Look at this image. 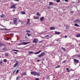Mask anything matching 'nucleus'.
<instances>
[{"label":"nucleus","instance_id":"obj_52","mask_svg":"<svg viewBox=\"0 0 80 80\" xmlns=\"http://www.w3.org/2000/svg\"><path fill=\"white\" fill-rule=\"evenodd\" d=\"M14 53H15V54H16V55L18 53L17 52H15Z\"/></svg>","mask_w":80,"mask_h":80},{"label":"nucleus","instance_id":"obj_35","mask_svg":"<svg viewBox=\"0 0 80 80\" xmlns=\"http://www.w3.org/2000/svg\"><path fill=\"white\" fill-rule=\"evenodd\" d=\"M37 15L38 16H40V13H39V12H38L37 13Z\"/></svg>","mask_w":80,"mask_h":80},{"label":"nucleus","instance_id":"obj_36","mask_svg":"<svg viewBox=\"0 0 80 80\" xmlns=\"http://www.w3.org/2000/svg\"><path fill=\"white\" fill-rule=\"evenodd\" d=\"M38 18H39V17H36L34 19H38Z\"/></svg>","mask_w":80,"mask_h":80},{"label":"nucleus","instance_id":"obj_22","mask_svg":"<svg viewBox=\"0 0 80 80\" xmlns=\"http://www.w3.org/2000/svg\"><path fill=\"white\" fill-rule=\"evenodd\" d=\"M74 26H75V27H80V26H79V25H78V24L76 23L75 24H74Z\"/></svg>","mask_w":80,"mask_h":80},{"label":"nucleus","instance_id":"obj_19","mask_svg":"<svg viewBox=\"0 0 80 80\" xmlns=\"http://www.w3.org/2000/svg\"><path fill=\"white\" fill-rule=\"evenodd\" d=\"M20 78L19 76H18L16 78V80H20Z\"/></svg>","mask_w":80,"mask_h":80},{"label":"nucleus","instance_id":"obj_55","mask_svg":"<svg viewBox=\"0 0 80 80\" xmlns=\"http://www.w3.org/2000/svg\"><path fill=\"white\" fill-rule=\"evenodd\" d=\"M4 30H6V31H8V29H4Z\"/></svg>","mask_w":80,"mask_h":80},{"label":"nucleus","instance_id":"obj_15","mask_svg":"<svg viewBox=\"0 0 80 80\" xmlns=\"http://www.w3.org/2000/svg\"><path fill=\"white\" fill-rule=\"evenodd\" d=\"M5 57H8V53H4Z\"/></svg>","mask_w":80,"mask_h":80},{"label":"nucleus","instance_id":"obj_1","mask_svg":"<svg viewBox=\"0 0 80 80\" xmlns=\"http://www.w3.org/2000/svg\"><path fill=\"white\" fill-rule=\"evenodd\" d=\"M31 74L32 75H34V76H38V77L40 76V72H38L35 71L31 72Z\"/></svg>","mask_w":80,"mask_h":80},{"label":"nucleus","instance_id":"obj_62","mask_svg":"<svg viewBox=\"0 0 80 80\" xmlns=\"http://www.w3.org/2000/svg\"><path fill=\"white\" fill-rule=\"evenodd\" d=\"M15 10H13V12H15Z\"/></svg>","mask_w":80,"mask_h":80},{"label":"nucleus","instance_id":"obj_5","mask_svg":"<svg viewBox=\"0 0 80 80\" xmlns=\"http://www.w3.org/2000/svg\"><path fill=\"white\" fill-rule=\"evenodd\" d=\"M15 61L16 62H17L15 63V64H14V65L13 66V67H16L17 66V65H18V63H19V62H18V61H17V60H15Z\"/></svg>","mask_w":80,"mask_h":80},{"label":"nucleus","instance_id":"obj_33","mask_svg":"<svg viewBox=\"0 0 80 80\" xmlns=\"http://www.w3.org/2000/svg\"><path fill=\"white\" fill-rule=\"evenodd\" d=\"M4 62H7V60L6 59H4L3 60Z\"/></svg>","mask_w":80,"mask_h":80},{"label":"nucleus","instance_id":"obj_9","mask_svg":"<svg viewBox=\"0 0 80 80\" xmlns=\"http://www.w3.org/2000/svg\"><path fill=\"white\" fill-rule=\"evenodd\" d=\"M42 52V50H40L39 51H38V52H36L34 53V54L35 55H38V54H39V53H40V52Z\"/></svg>","mask_w":80,"mask_h":80},{"label":"nucleus","instance_id":"obj_48","mask_svg":"<svg viewBox=\"0 0 80 80\" xmlns=\"http://www.w3.org/2000/svg\"><path fill=\"white\" fill-rule=\"evenodd\" d=\"M15 72H16V70H15L14 71H13V73H15Z\"/></svg>","mask_w":80,"mask_h":80},{"label":"nucleus","instance_id":"obj_56","mask_svg":"<svg viewBox=\"0 0 80 80\" xmlns=\"http://www.w3.org/2000/svg\"><path fill=\"white\" fill-rule=\"evenodd\" d=\"M13 34H12L11 35V36H13Z\"/></svg>","mask_w":80,"mask_h":80},{"label":"nucleus","instance_id":"obj_42","mask_svg":"<svg viewBox=\"0 0 80 80\" xmlns=\"http://www.w3.org/2000/svg\"><path fill=\"white\" fill-rule=\"evenodd\" d=\"M42 42H43V41H39V43H42Z\"/></svg>","mask_w":80,"mask_h":80},{"label":"nucleus","instance_id":"obj_37","mask_svg":"<svg viewBox=\"0 0 80 80\" xmlns=\"http://www.w3.org/2000/svg\"><path fill=\"white\" fill-rule=\"evenodd\" d=\"M65 62H66V61L64 60L62 61V63H65Z\"/></svg>","mask_w":80,"mask_h":80},{"label":"nucleus","instance_id":"obj_53","mask_svg":"<svg viewBox=\"0 0 80 80\" xmlns=\"http://www.w3.org/2000/svg\"><path fill=\"white\" fill-rule=\"evenodd\" d=\"M24 41H25V40H23V41L20 40V42H24Z\"/></svg>","mask_w":80,"mask_h":80},{"label":"nucleus","instance_id":"obj_64","mask_svg":"<svg viewBox=\"0 0 80 80\" xmlns=\"http://www.w3.org/2000/svg\"><path fill=\"white\" fill-rule=\"evenodd\" d=\"M41 63H42V64H43V62H41Z\"/></svg>","mask_w":80,"mask_h":80},{"label":"nucleus","instance_id":"obj_3","mask_svg":"<svg viewBox=\"0 0 80 80\" xmlns=\"http://www.w3.org/2000/svg\"><path fill=\"white\" fill-rule=\"evenodd\" d=\"M38 42V39L37 38H35L33 40V41H32V43H37V42Z\"/></svg>","mask_w":80,"mask_h":80},{"label":"nucleus","instance_id":"obj_18","mask_svg":"<svg viewBox=\"0 0 80 80\" xmlns=\"http://www.w3.org/2000/svg\"><path fill=\"white\" fill-rule=\"evenodd\" d=\"M29 19H27L28 22L26 23V25H28V24H29V22H30V20H29Z\"/></svg>","mask_w":80,"mask_h":80},{"label":"nucleus","instance_id":"obj_31","mask_svg":"<svg viewBox=\"0 0 80 80\" xmlns=\"http://www.w3.org/2000/svg\"><path fill=\"white\" fill-rule=\"evenodd\" d=\"M33 53V51H30L29 52V54H31V53Z\"/></svg>","mask_w":80,"mask_h":80},{"label":"nucleus","instance_id":"obj_6","mask_svg":"<svg viewBox=\"0 0 80 80\" xmlns=\"http://www.w3.org/2000/svg\"><path fill=\"white\" fill-rule=\"evenodd\" d=\"M22 43L23 45H27V44H29L30 42H23Z\"/></svg>","mask_w":80,"mask_h":80},{"label":"nucleus","instance_id":"obj_29","mask_svg":"<svg viewBox=\"0 0 80 80\" xmlns=\"http://www.w3.org/2000/svg\"><path fill=\"white\" fill-rule=\"evenodd\" d=\"M2 63H3V62L2 61H0V65H2Z\"/></svg>","mask_w":80,"mask_h":80},{"label":"nucleus","instance_id":"obj_2","mask_svg":"<svg viewBox=\"0 0 80 80\" xmlns=\"http://www.w3.org/2000/svg\"><path fill=\"white\" fill-rule=\"evenodd\" d=\"M13 21L14 23L16 25H17V24L18 23L17 22V18H14L13 19Z\"/></svg>","mask_w":80,"mask_h":80},{"label":"nucleus","instance_id":"obj_30","mask_svg":"<svg viewBox=\"0 0 80 80\" xmlns=\"http://www.w3.org/2000/svg\"><path fill=\"white\" fill-rule=\"evenodd\" d=\"M12 51H14L15 52H19V51L17 50H12Z\"/></svg>","mask_w":80,"mask_h":80},{"label":"nucleus","instance_id":"obj_11","mask_svg":"<svg viewBox=\"0 0 80 80\" xmlns=\"http://www.w3.org/2000/svg\"><path fill=\"white\" fill-rule=\"evenodd\" d=\"M73 60L76 63H78V60L77 59H74Z\"/></svg>","mask_w":80,"mask_h":80},{"label":"nucleus","instance_id":"obj_25","mask_svg":"<svg viewBox=\"0 0 80 80\" xmlns=\"http://www.w3.org/2000/svg\"><path fill=\"white\" fill-rule=\"evenodd\" d=\"M26 35H28V37H30V36H31V35H32V34L31 33H27L26 34Z\"/></svg>","mask_w":80,"mask_h":80},{"label":"nucleus","instance_id":"obj_34","mask_svg":"<svg viewBox=\"0 0 80 80\" xmlns=\"http://www.w3.org/2000/svg\"><path fill=\"white\" fill-rule=\"evenodd\" d=\"M66 70H68V72H70V71L69 70V68H66Z\"/></svg>","mask_w":80,"mask_h":80},{"label":"nucleus","instance_id":"obj_28","mask_svg":"<svg viewBox=\"0 0 80 80\" xmlns=\"http://www.w3.org/2000/svg\"><path fill=\"white\" fill-rule=\"evenodd\" d=\"M56 2H57V3H59L60 2V0H56Z\"/></svg>","mask_w":80,"mask_h":80},{"label":"nucleus","instance_id":"obj_57","mask_svg":"<svg viewBox=\"0 0 80 80\" xmlns=\"http://www.w3.org/2000/svg\"><path fill=\"white\" fill-rule=\"evenodd\" d=\"M45 32H48L47 31H45L43 32V33H45Z\"/></svg>","mask_w":80,"mask_h":80},{"label":"nucleus","instance_id":"obj_20","mask_svg":"<svg viewBox=\"0 0 80 80\" xmlns=\"http://www.w3.org/2000/svg\"><path fill=\"white\" fill-rule=\"evenodd\" d=\"M21 13L22 15H25V12L24 11H22L21 12Z\"/></svg>","mask_w":80,"mask_h":80},{"label":"nucleus","instance_id":"obj_4","mask_svg":"<svg viewBox=\"0 0 80 80\" xmlns=\"http://www.w3.org/2000/svg\"><path fill=\"white\" fill-rule=\"evenodd\" d=\"M45 55V52H42L38 56L39 58H40L41 57H43Z\"/></svg>","mask_w":80,"mask_h":80},{"label":"nucleus","instance_id":"obj_7","mask_svg":"<svg viewBox=\"0 0 80 80\" xmlns=\"http://www.w3.org/2000/svg\"><path fill=\"white\" fill-rule=\"evenodd\" d=\"M53 4H54V3L53 2H50L49 3V6H52L53 5Z\"/></svg>","mask_w":80,"mask_h":80},{"label":"nucleus","instance_id":"obj_61","mask_svg":"<svg viewBox=\"0 0 80 80\" xmlns=\"http://www.w3.org/2000/svg\"><path fill=\"white\" fill-rule=\"evenodd\" d=\"M2 27H5V26H3V25H1Z\"/></svg>","mask_w":80,"mask_h":80},{"label":"nucleus","instance_id":"obj_24","mask_svg":"<svg viewBox=\"0 0 80 80\" xmlns=\"http://www.w3.org/2000/svg\"><path fill=\"white\" fill-rule=\"evenodd\" d=\"M76 37H80V33H78V34L76 35Z\"/></svg>","mask_w":80,"mask_h":80},{"label":"nucleus","instance_id":"obj_60","mask_svg":"<svg viewBox=\"0 0 80 80\" xmlns=\"http://www.w3.org/2000/svg\"><path fill=\"white\" fill-rule=\"evenodd\" d=\"M46 60H48V58H46Z\"/></svg>","mask_w":80,"mask_h":80},{"label":"nucleus","instance_id":"obj_40","mask_svg":"<svg viewBox=\"0 0 80 80\" xmlns=\"http://www.w3.org/2000/svg\"><path fill=\"white\" fill-rule=\"evenodd\" d=\"M49 78V76H47L46 77V79H48Z\"/></svg>","mask_w":80,"mask_h":80},{"label":"nucleus","instance_id":"obj_32","mask_svg":"<svg viewBox=\"0 0 80 80\" xmlns=\"http://www.w3.org/2000/svg\"><path fill=\"white\" fill-rule=\"evenodd\" d=\"M26 32H27V33H30V31L27 30H26Z\"/></svg>","mask_w":80,"mask_h":80},{"label":"nucleus","instance_id":"obj_46","mask_svg":"<svg viewBox=\"0 0 80 80\" xmlns=\"http://www.w3.org/2000/svg\"><path fill=\"white\" fill-rule=\"evenodd\" d=\"M0 30H5L4 29H3L2 28H0Z\"/></svg>","mask_w":80,"mask_h":80},{"label":"nucleus","instance_id":"obj_21","mask_svg":"<svg viewBox=\"0 0 80 80\" xmlns=\"http://www.w3.org/2000/svg\"><path fill=\"white\" fill-rule=\"evenodd\" d=\"M1 46H5V44H3L2 42H0V47H1Z\"/></svg>","mask_w":80,"mask_h":80},{"label":"nucleus","instance_id":"obj_63","mask_svg":"<svg viewBox=\"0 0 80 80\" xmlns=\"http://www.w3.org/2000/svg\"><path fill=\"white\" fill-rule=\"evenodd\" d=\"M10 29H8V31H10Z\"/></svg>","mask_w":80,"mask_h":80},{"label":"nucleus","instance_id":"obj_23","mask_svg":"<svg viewBox=\"0 0 80 80\" xmlns=\"http://www.w3.org/2000/svg\"><path fill=\"white\" fill-rule=\"evenodd\" d=\"M60 65H58V66L57 67H55V68H60Z\"/></svg>","mask_w":80,"mask_h":80},{"label":"nucleus","instance_id":"obj_51","mask_svg":"<svg viewBox=\"0 0 80 80\" xmlns=\"http://www.w3.org/2000/svg\"><path fill=\"white\" fill-rule=\"evenodd\" d=\"M27 38H28L27 37V36H25V38L26 39H27Z\"/></svg>","mask_w":80,"mask_h":80},{"label":"nucleus","instance_id":"obj_16","mask_svg":"<svg viewBox=\"0 0 80 80\" xmlns=\"http://www.w3.org/2000/svg\"><path fill=\"white\" fill-rule=\"evenodd\" d=\"M22 75H23L24 76H26V75H27V72H24L22 73Z\"/></svg>","mask_w":80,"mask_h":80},{"label":"nucleus","instance_id":"obj_43","mask_svg":"<svg viewBox=\"0 0 80 80\" xmlns=\"http://www.w3.org/2000/svg\"><path fill=\"white\" fill-rule=\"evenodd\" d=\"M40 60H37V62H40Z\"/></svg>","mask_w":80,"mask_h":80},{"label":"nucleus","instance_id":"obj_26","mask_svg":"<svg viewBox=\"0 0 80 80\" xmlns=\"http://www.w3.org/2000/svg\"><path fill=\"white\" fill-rule=\"evenodd\" d=\"M66 27V29H69V28H70V27L69 26H67Z\"/></svg>","mask_w":80,"mask_h":80},{"label":"nucleus","instance_id":"obj_14","mask_svg":"<svg viewBox=\"0 0 80 80\" xmlns=\"http://www.w3.org/2000/svg\"><path fill=\"white\" fill-rule=\"evenodd\" d=\"M76 23H79L80 22V20L79 19L76 20L75 21Z\"/></svg>","mask_w":80,"mask_h":80},{"label":"nucleus","instance_id":"obj_41","mask_svg":"<svg viewBox=\"0 0 80 80\" xmlns=\"http://www.w3.org/2000/svg\"><path fill=\"white\" fill-rule=\"evenodd\" d=\"M46 38H48V35H47L45 36Z\"/></svg>","mask_w":80,"mask_h":80},{"label":"nucleus","instance_id":"obj_59","mask_svg":"<svg viewBox=\"0 0 80 80\" xmlns=\"http://www.w3.org/2000/svg\"><path fill=\"white\" fill-rule=\"evenodd\" d=\"M56 41H57V42H58V41H59V39L56 40Z\"/></svg>","mask_w":80,"mask_h":80},{"label":"nucleus","instance_id":"obj_8","mask_svg":"<svg viewBox=\"0 0 80 80\" xmlns=\"http://www.w3.org/2000/svg\"><path fill=\"white\" fill-rule=\"evenodd\" d=\"M15 6V5H13L11 6V7L10 8V9H11L12 8H16Z\"/></svg>","mask_w":80,"mask_h":80},{"label":"nucleus","instance_id":"obj_54","mask_svg":"<svg viewBox=\"0 0 80 80\" xmlns=\"http://www.w3.org/2000/svg\"><path fill=\"white\" fill-rule=\"evenodd\" d=\"M48 8H49V9H50V6H49L48 7Z\"/></svg>","mask_w":80,"mask_h":80},{"label":"nucleus","instance_id":"obj_27","mask_svg":"<svg viewBox=\"0 0 80 80\" xmlns=\"http://www.w3.org/2000/svg\"><path fill=\"white\" fill-rule=\"evenodd\" d=\"M62 49L64 51V52H65V49L64 48L62 47Z\"/></svg>","mask_w":80,"mask_h":80},{"label":"nucleus","instance_id":"obj_38","mask_svg":"<svg viewBox=\"0 0 80 80\" xmlns=\"http://www.w3.org/2000/svg\"><path fill=\"white\" fill-rule=\"evenodd\" d=\"M19 71V70H18V69L16 72V73H18Z\"/></svg>","mask_w":80,"mask_h":80},{"label":"nucleus","instance_id":"obj_39","mask_svg":"<svg viewBox=\"0 0 80 80\" xmlns=\"http://www.w3.org/2000/svg\"><path fill=\"white\" fill-rule=\"evenodd\" d=\"M8 40H10V38H7L6 39V40L8 41Z\"/></svg>","mask_w":80,"mask_h":80},{"label":"nucleus","instance_id":"obj_12","mask_svg":"<svg viewBox=\"0 0 80 80\" xmlns=\"http://www.w3.org/2000/svg\"><path fill=\"white\" fill-rule=\"evenodd\" d=\"M55 34H56V35H60V32H58L57 31H55Z\"/></svg>","mask_w":80,"mask_h":80},{"label":"nucleus","instance_id":"obj_47","mask_svg":"<svg viewBox=\"0 0 80 80\" xmlns=\"http://www.w3.org/2000/svg\"><path fill=\"white\" fill-rule=\"evenodd\" d=\"M70 12L71 13H74V11H71Z\"/></svg>","mask_w":80,"mask_h":80},{"label":"nucleus","instance_id":"obj_13","mask_svg":"<svg viewBox=\"0 0 80 80\" xmlns=\"http://www.w3.org/2000/svg\"><path fill=\"white\" fill-rule=\"evenodd\" d=\"M0 17L1 18H3L5 17V16L3 14H2V15H1Z\"/></svg>","mask_w":80,"mask_h":80},{"label":"nucleus","instance_id":"obj_17","mask_svg":"<svg viewBox=\"0 0 80 80\" xmlns=\"http://www.w3.org/2000/svg\"><path fill=\"white\" fill-rule=\"evenodd\" d=\"M44 19V17H42L40 18L41 22L43 21V20Z\"/></svg>","mask_w":80,"mask_h":80},{"label":"nucleus","instance_id":"obj_50","mask_svg":"<svg viewBox=\"0 0 80 80\" xmlns=\"http://www.w3.org/2000/svg\"><path fill=\"white\" fill-rule=\"evenodd\" d=\"M64 37L65 38H67V36L65 35Z\"/></svg>","mask_w":80,"mask_h":80},{"label":"nucleus","instance_id":"obj_58","mask_svg":"<svg viewBox=\"0 0 80 80\" xmlns=\"http://www.w3.org/2000/svg\"><path fill=\"white\" fill-rule=\"evenodd\" d=\"M78 57L80 58V55L78 56Z\"/></svg>","mask_w":80,"mask_h":80},{"label":"nucleus","instance_id":"obj_45","mask_svg":"<svg viewBox=\"0 0 80 80\" xmlns=\"http://www.w3.org/2000/svg\"><path fill=\"white\" fill-rule=\"evenodd\" d=\"M2 50H5V48H2Z\"/></svg>","mask_w":80,"mask_h":80},{"label":"nucleus","instance_id":"obj_10","mask_svg":"<svg viewBox=\"0 0 80 80\" xmlns=\"http://www.w3.org/2000/svg\"><path fill=\"white\" fill-rule=\"evenodd\" d=\"M50 30H55V28L52 26L50 28Z\"/></svg>","mask_w":80,"mask_h":80},{"label":"nucleus","instance_id":"obj_44","mask_svg":"<svg viewBox=\"0 0 80 80\" xmlns=\"http://www.w3.org/2000/svg\"><path fill=\"white\" fill-rule=\"evenodd\" d=\"M35 80H39V78H35Z\"/></svg>","mask_w":80,"mask_h":80},{"label":"nucleus","instance_id":"obj_49","mask_svg":"<svg viewBox=\"0 0 80 80\" xmlns=\"http://www.w3.org/2000/svg\"><path fill=\"white\" fill-rule=\"evenodd\" d=\"M65 2H68V0H64Z\"/></svg>","mask_w":80,"mask_h":80}]
</instances>
